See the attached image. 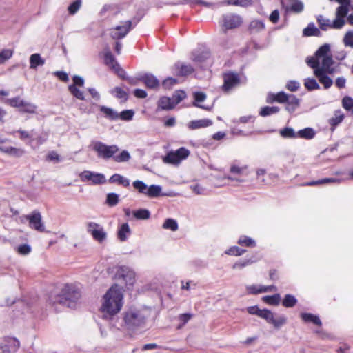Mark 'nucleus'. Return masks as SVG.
I'll return each instance as SVG.
<instances>
[{"instance_id": "59", "label": "nucleus", "mask_w": 353, "mask_h": 353, "mask_svg": "<svg viewBox=\"0 0 353 353\" xmlns=\"http://www.w3.org/2000/svg\"><path fill=\"white\" fill-rule=\"evenodd\" d=\"M132 185L139 193L145 194L148 185L143 181L139 180L134 181L132 183Z\"/></svg>"}, {"instance_id": "39", "label": "nucleus", "mask_w": 353, "mask_h": 353, "mask_svg": "<svg viewBox=\"0 0 353 353\" xmlns=\"http://www.w3.org/2000/svg\"><path fill=\"white\" fill-rule=\"evenodd\" d=\"M209 58L208 52H194L192 54L191 59L196 63H201Z\"/></svg>"}, {"instance_id": "49", "label": "nucleus", "mask_w": 353, "mask_h": 353, "mask_svg": "<svg viewBox=\"0 0 353 353\" xmlns=\"http://www.w3.org/2000/svg\"><path fill=\"white\" fill-rule=\"evenodd\" d=\"M304 85L305 88L309 91H312L320 88L319 83L314 78L305 79L304 80Z\"/></svg>"}, {"instance_id": "50", "label": "nucleus", "mask_w": 353, "mask_h": 353, "mask_svg": "<svg viewBox=\"0 0 353 353\" xmlns=\"http://www.w3.org/2000/svg\"><path fill=\"white\" fill-rule=\"evenodd\" d=\"M238 243L242 246L254 248L256 246V242L252 238L247 236H241L238 240Z\"/></svg>"}, {"instance_id": "22", "label": "nucleus", "mask_w": 353, "mask_h": 353, "mask_svg": "<svg viewBox=\"0 0 353 353\" xmlns=\"http://www.w3.org/2000/svg\"><path fill=\"white\" fill-rule=\"evenodd\" d=\"M108 181L110 183H117L125 188H128L130 185V180L119 174H114L112 175Z\"/></svg>"}, {"instance_id": "48", "label": "nucleus", "mask_w": 353, "mask_h": 353, "mask_svg": "<svg viewBox=\"0 0 353 353\" xmlns=\"http://www.w3.org/2000/svg\"><path fill=\"white\" fill-rule=\"evenodd\" d=\"M37 110V105L23 101V104L21 105V109H19L20 112L23 113H30L33 114L36 112Z\"/></svg>"}, {"instance_id": "13", "label": "nucleus", "mask_w": 353, "mask_h": 353, "mask_svg": "<svg viewBox=\"0 0 353 353\" xmlns=\"http://www.w3.org/2000/svg\"><path fill=\"white\" fill-rule=\"evenodd\" d=\"M132 26V22L126 21L122 26H117L115 28L110 29V35L115 40H119L124 38L128 33L130 31Z\"/></svg>"}, {"instance_id": "19", "label": "nucleus", "mask_w": 353, "mask_h": 353, "mask_svg": "<svg viewBox=\"0 0 353 353\" xmlns=\"http://www.w3.org/2000/svg\"><path fill=\"white\" fill-rule=\"evenodd\" d=\"M212 125V120L209 119H203L194 120L188 123V128L191 130H196L199 128H206Z\"/></svg>"}, {"instance_id": "25", "label": "nucleus", "mask_w": 353, "mask_h": 353, "mask_svg": "<svg viewBox=\"0 0 353 353\" xmlns=\"http://www.w3.org/2000/svg\"><path fill=\"white\" fill-rule=\"evenodd\" d=\"M104 62L105 65L109 66L112 70L118 69L119 64L117 61L115 57L110 51H107L104 54Z\"/></svg>"}, {"instance_id": "34", "label": "nucleus", "mask_w": 353, "mask_h": 353, "mask_svg": "<svg viewBox=\"0 0 353 353\" xmlns=\"http://www.w3.org/2000/svg\"><path fill=\"white\" fill-rule=\"evenodd\" d=\"M341 181V179H336V178H324L322 179H319L317 181H311L309 182H307L304 184V185L307 186H314L317 185H322V184H326L330 183H339Z\"/></svg>"}, {"instance_id": "51", "label": "nucleus", "mask_w": 353, "mask_h": 353, "mask_svg": "<svg viewBox=\"0 0 353 353\" xmlns=\"http://www.w3.org/2000/svg\"><path fill=\"white\" fill-rule=\"evenodd\" d=\"M330 51V46L328 43H325L321 46L315 52V57L316 58H323L328 56V53Z\"/></svg>"}, {"instance_id": "5", "label": "nucleus", "mask_w": 353, "mask_h": 353, "mask_svg": "<svg viewBox=\"0 0 353 353\" xmlns=\"http://www.w3.org/2000/svg\"><path fill=\"white\" fill-rule=\"evenodd\" d=\"M190 154V151L184 147H181L175 152H170L163 157L165 163L179 164L182 160L186 159Z\"/></svg>"}, {"instance_id": "16", "label": "nucleus", "mask_w": 353, "mask_h": 353, "mask_svg": "<svg viewBox=\"0 0 353 353\" xmlns=\"http://www.w3.org/2000/svg\"><path fill=\"white\" fill-rule=\"evenodd\" d=\"M137 80L143 83L148 89L157 90L160 85L159 79L152 73L140 74L137 76Z\"/></svg>"}, {"instance_id": "30", "label": "nucleus", "mask_w": 353, "mask_h": 353, "mask_svg": "<svg viewBox=\"0 0 353 353\" xmlns=\"http://www.w3.org/2000/svg\"><path fill=\"white\" fill-rule=\"evenodd\" d=\"M303 34L304 36H316L319 37L321 35V32L319 28H317L314 23H310L308 26L303 29Z\"/></svg>"}, {"instance_id": "43", "label": "nucleus", "mask_w": 353, "mask_h": 353, "mask_svg": "<svg viewBox=\"0 0 353 353\" xmlns=\"http://www.w3.org/2000/svg\"><path fill=\"white\" fill-rule=\"evenodd\" d=\"M265 29V23L263 21L253 20L249 26L251 32H258Z\"/></svg>"}, {"instance_id": "14", "label": "nucleus", "mask_w": 353, "mask_h": 353, "mask_svg": "<svg viewBox=\"0 0 353 353\" xmlns=\"http://www.w3.org/2000/svg\"><path fill=\"white\" fill-rule=\"evenodd\" d=\"M26 218L28 220L29 226L31 228L41 232L45 231V226L39 212L33 211L30 214L26 215Z\"/></svg>"}, {"instance_id": "38", "label": "nucleus", "mask_w": 353, "mask_h": 353, "mask_svg": "<svg viewBox=\"0 0 353 353\" xmlns=\"http://www.w3.org/2000/svg\"><path fill=\"white\" fill-rule=\"evenodd\" d=\"M280 135L284 139H296L297 132L290 127H285L279 130Z\"/></svg>"}, {"instance_id": "24", "label": "nucleus", "mask_w": 353, "mask_h": 353, "mask_svg": "<svg viewBox=\"0 0 353 353\" xmlns=\"http://www.w3.org/2000/svg\"><path fill=\"white\" fill-rule=\"evenodd\" d=\"M175 106L171 97H163L158 101V107L162 110H172Z\"/></svg>"}, {"instance_id": "21", "label": "nucleus", "mask_w": 353, "mask_h": 353, "mask_svg": "<svg viewBox=\"0 0 353 353\" xmlns=\"http://www.w3.org/2000/svg\"><path fill=\"white\" fill-rule=\"evenodd\" d=\"M334 64V60L331 55H328L327 57H323L321 62V67L320 69H323V71H325L330 74H332L334 72V68H332V65Z\"/></svg>"}, {"instance_id": "9", "label": "nucleus", "mask_w": 353, "mask_h": 353, "mask_svg": "<svg viewBox=\"0 0 353 353\" xmlns=\"http://www.w3.org/2000/svg\"><path fill=\"white\" fill-rule=\"evenodd\" d=\"M20 343L14 337H6L0 340V353H14L19 349Z\"/></svg>"}, {"instance_id": "35", "label": "nucleus", "mask_w": 353, "mask_h": 353, "mask_svg": "<svg viewBox=\"0 0 353 353\" xmlns=\"http://www.w3.org/2000/svg\"><path fill=\"white\" fill-rule=\"evenodd\" d=\"M161 186L159 185H151L149 187L147 186L145 195L150 198H155L161 195Z\"/></svg>"}, {"instance_id": "61", "label": "nucleus", "mask_w": 353, "mask_h": 353, "mask_svg": "<svg viewBox=\"0 0 353 353\" xmlns=\"http://www.w3.org/2000/svg\"><path fill=\"white\" fill-rule=\"evenodd\" d=\"M318 59L319 58H316V57H309L307 58V60H306L307 65L310 68H313L314 70V71H316V70L320 69V64H319V61Z\"/></svg>"}, {"instance_id": "40", "label": "nucleus", "mask_w": 353, "mask_h": 353, "mask_svg": "<svg viewBox=\"0 0 353 353\" xmlns=\"http://www.w3.org/2000/svg\"><path fill=\"white\" fill-rule=\"evenodd\" d=\"M297 303V299L292 294H286L285 295L283 301L282 305L283 307L287 308L293 307Z\"/></svg>"}, {"instance_id": "6", "label": "nucleus", "mask_w": 353, "mask_h": 353, "mask_svg": "<svg viewBox=\"0 0 353 353\" xmlns=\"http://www.w3.org/2000/svg\"><path fill=\"white\" fill-rule=\"evenodd\" d=\"M269 324H272L274 328L279 329L287 323V318L284 315L274 316V313L268 309H263L261 317Z\"/></svg>"}, {"instance_id": "44", "label": "nucleus", "mask_w": 353, "mask_h": 353, "mask_svg": "<svg viewBox=\"0 0 353 353\" xmlns=\"http://www.w3.org/2000/svg\"><path fill=\"white\" fill-rule=\"evenodd\" d=\"M119 196L117 193H108L106 196L105 204L110 207H114L119 203Z\"/></svg>"}, {"instance_id": "8", "label": "nucleus", "mask_w": 353, "mask_h": 353, "mask_svg": "<svg viewBox=\"0 0 353 353\" xmlns=\"http://www.w3.org/2000/svg\"><path fill=\"white\" fill-rule=\"evenodd\" d=\"M79 176L82 181H90L92 185H101L106 182L105 176L103 174L90 170H84L80 173Z\"/></svg>"}, {"instance_id": "57", "label": "nucleus", "mask_w": 353, "mask_h": 353, "mask_svg": "<svg viewBox=\"0 0 353 353\" xmlns=\"http://www.w3.org/2000/svg\"><path fill=\"white\" fill-rule=\"evenodd\" d=\"M6 103L12 107L18 108L21 109V105L23 104V100H22L19 97H17L11 99H8L6 100Z\"/></svg>"}, {"instance_id": "54", "label": "nucleus", "mask_w": 353, "mask_h": 353, "mask_svg": "<svg viewBox=\"0 0 353 353\" xmlns=\"http://www.w3.org/2000/svg\"><path fill=\"white\" fill-rule=\"evenodd\" d=\"M245 252H246V250H245V249H241L237 246H232V247L230 248L229 249H228L225 252V253L228 255L239 256H241L242 254H243Z\"/></svg>"}, {"instance_id": "1", "label": "nucleus", "mask_w": 353, "mask_h": 353, "mask_svg": "<svg viewBox=\"0 0 353 353\" xmlns=\"http://www.w3.org/2000/svg\"><path fill=\"white\" fill-rule=\"evenodd\" d=\"M101 306L102 318L110 320L121 310L123 305V294L119 290L112 287L103 296Z\"/></svg>"}, {"instance_id": "3", "label": "nucleus", "mask_w": 353, "mask_h": 353, "mask_svg": "<svg viewBox=\"0 0 353 353\" xmlns=\"http://www.w3.org/2000/svg\"><path fill=\"white\" fill-rule=\"evenodd\" d=\"M81 296L78 288L72 284H65L61 293L50 294L48 298L50 305L59 304L70 308H73L77 305Z\"/></svg>"}, {"instance_id": "53", "label": "nucleus", "mask_w": 353, "mask_h": 353, "mask_svg": "<svg viewBox=\"0 0 353 353\" xmlns=\"http://www.w3.org/2000/svg\"><path fill=\"white\" fill-rule=\"evenodd\" d=\"M25 152L22 148H18L14 147H11L7 148L6 150V154L14 157H21L24 154Z\"/></svg>"}, {"instance_id": "55", "label": "nucleus", "mask_w": 353, "mask_h": 353, "mask_svg": "<svg viewBox=\"0 0 353 353\" xmlns=\"http://www.w3.org/2000/svg\"><path fill=\"white\" fill-rule=\"evenodd\" d=\"M186 97V93L183 90H176L175 91L172 96V99L175 105L179 103L181 101H183Z\"/></svg>"}, {"instance_id": "36", "label": "nucleus", "mask_w": 353, "mask_h": 353, "mask_svg": "<svg viewBox=\"0 0 353 353\" xmlns=\"http://www.w3.org/2000/svg\"><path fill=\"white\" fill-rule=\"evenodd\" d=\"M317 23L321 30L323 31L327 30L328 28H333L332 21L325 18L323 15H319L316 17Z\"/></svg>"}, {"instance_id": "23", "label": "nucleus", "mask_w": 353, "mask_h": 353, "mask_svg": "<svg viewBox=\"0 0 353 353\" xmlns=\"http://www.w3.org/2000/svg\"><path fill=\"white\" fill-rule=\"evenodd\" d=\"M131 234V230L128 223H123L117 232L118 239L121 241H125L128 236Z\"/></svg>"}, {"instance_id": "29", "label": "nucleus", "mask_w": 353, "mask_h": 353, "mask_svg": "<svg viewBox=\"0 0 353 353\" xmlns=\"http://www.w3.org/2000/svg\"><path fill=\"white\" fill-rule=\"evenodd\" d=\"M343 119L344 114L341 110L335 111L334 117L329 119V123L332 127V130H334V128L343 121Z\"/></svg>"}, {"instance_id": "4", "label": "nucleus", "mask_w": 353, "mask_h": 353, "mask_svg": "<svg viewBox=\"0 0 353 353\" xmlns=\"http://www.w3.org/2000/svg\"><path fill=\"white\" fill-rule=\"evenodd\" d=\"M123 321L126 328L134 331L145 326L146 316L141 310H130L125 313Z\"/></svg>"}, {"instance_id": "12", "label": "nucleus", "mask_w": 353, "mask_h": 353, "mask_svg": "<svg viewBox=\"0 0 353 353\" xmlns=\"http://www.w3.org/2000/svg\"><path fill=\"white\" fill-rule=\"evenodd\" d=\"M240 83V78L237 73L230 72L223 74V84L222 90L228 92L237 86Z\"/></svg>"}, {"instance_id": "11", "label": "nucleus", "mask_w": 353, "mask_h": 353, "mask_svg": "<svg viewBox=\"0 0 353 353\" xmlns=\"http://www.w3.org/2000/svg\"><path fill=\"white\" fill-rule=\"evenodd\" d=\"M223 27L225 30L238 28L243 22L241 17L234 13H229L223 15Z\"/></svg>"}, {"instance_id": "63", "label": "nucleus", "mask_w": 353, "mask_h": 353, "mask_svg": "<svg viewBox=\"0 0 353 353\" xmlns=\"http://www.w3.org/2000/svg\"><path fill=\"white\" fill-rule=\"evenodd\" d=\"M343 41L345 46H349L353 48V31L347 32Z\"/></svg>"}, {"instance_id": "17", "label": "nucleus", "mask_w": 353, "mask_h": 353, "mask_svg": "<svg viewBox=\"0 0 353 353\" xmlns=\"http://www.w3.org/2000/svg\"><path fill=\"white\" fill-rule=\"evenodd\" d=\"M314 73L319 82L323 85L325 89H328L332 85V79L327 74V72L323 71V69L316 70Z\"/></svg>"}, {"instance_id": "56", "label": "nucleus", "mask_w": 353, "mask_h": 353, "mask_svg": "<svg viewBox=\"0 0 353 353\" xmlns=\"http://www.w3.org/2000/svg\"><path fill=\"white\" fill-rule=\"evenodd\" d=\"M178 83V80L175 78L168 77L162 82V87L165 90H170L173 86Z\"/></svg>"}, {"instance_id": "20", "label": "nucleus", "mask_w": 353, "mask_h": 353, "mask_svg": "<svg viewBox=\"0 0 353 353\" xmlns=\"http://www.w3.org/2000/svg\"><path fill=\"white\" fill-rule=\"evenodd\" d=\"M260 259V257L256 255H253L248 259H244L240 260L235 263L233 264V269H242L248 265H252L254 263H256Z\"/></svg>"}, {"instance_id": "37", "label": "nucleus", "mask_w": 353, "mask_h": 353, "mask_svg": "<svg viewBox=\"0 0 353 353\" xmlns=\"http://www.w3.org/2000/svg\"><path fill=\"white\" fill-rule=\"evenodd\" d=\"M280 111V108L278 106H264L261 108L259 115L261 117H268L272 114H275Z\"/></svg>"}, {"instance_id": "58", "label": "nucleus", "mask_w": 353, "mask_h": 353, "mask_svg": "<svg viewBox=\"0 0 353 353\" xmlns=\"http://www.w3.org/2000/svg\"><path fill=\"white\" fill-rule=\"evenodd\" d=\"M13 51L10 49H3L0 51V64L3 63L12 57Z\"/></svg>"}, {"instance_id": "42", "label": "nucleus", "mask_w": 353, "mask_h": 353, "mask_svg": "<svg viewBox=\"0 0 353 353\" xmlns=\"http://www.w3.org/2000/svg\"><path fill=\"white\" fill-rule=\"evenodd\" d=\"M134 216L139 220H146L150 217V212L147 209L141 208L134 211Z\"/></svg>"}, {"instance_id": "7", "label": "nucleus", "mask_w": 353, "mask_h": 353, "mask_svg": "<svg viewBox=\"0 0 353 353\" xmlns=\"http://www.w3.org/2000/svg\"><path fill=\"white\" fill-rule=\"evenodd\" d=\"M115 279L123 281L126 285H132L135 281V273L128 266H121L115 274Z\"/></svg>"}, {"instance_id": "47", "label": "nucleus", "mask_w": 353, "mask_h": 353, "mask_svg": "<svg viewBox=\"0 0 353 353\" xmlns=\"http://www.w3.org/2000/svg\"><path fill=\"white\" fill-rule=\"evenodd\" d=\"M111 93L117 99L126 101L128 99V93L120 87H116L111 91Z\"/></svg>"}, {"instance_id": "52", "label": "nucleus", "mask_w": 353, "mask_h": 353, "mask_svg": "<svg viewBox=\"0 0 353 353\" xmlns=\"http://www.w3.org/2000/svg\"><path fill=\"white\" fill-rule=\"evenodd\" d=\"M164 229L170 230L172 231H176L178 230V223L176 220L173 219H167L163 224Z\"/></svg>"}, {"instance_id": "45", "label": "nucleus", "mask_w": 353, "mask_h": 353, "mask_svg": "<svg viewBox=\"0 0 353 353\" xmlns=\"http://www.w3.org/2000/svg\"><path fill=\"white\" fill-rule=\"evenodd\" d=\"M68 90L71 94L79 100H85V96L83 91H81L78 87H75V85H70L68 86Z\"/></svg>"}, {"instance_id": "26", "label": "nucleus", "mask_w": 353, "mask_h": 353, "mask_svg": "<svg viewBox=\"0 0 353 353\" xmlns=\"http://www.w3.org/2000/svg\"><path fill=\"white\" fill-rule=\"evenodd\" d=\"M301 317L305 323H312L318 326H321L322 325L321 321L317 315L311 313H301Z\"/></svg>"}, {"instance_id": "31", "label": "nucleus", "mask_w": 353, "mask_h": 353, "mask_svg": "<svg viewBox=\"0 0 353 353\" xmlns=\"http://www.w3.org/2000/svg\"><path fill=\"white\" fill-rule=\"evenodd\" d=\"M282 6L285 12L291 11L294 13H300L303 10L304 8L303 3L301 1L298 0H296V2L290 7L285 6L284 3L282 1Z\"/></svg>"}, {"instance_id": "15", "label": "nucleus", "mask_w": 353, "mask_h": 353, "mask_svg": "<svg viewBox=\"0 0 353 353\" xmlns=\"http://www.w3.org/2000/svg\"><path fill=\"white\" fill-rule=\"evenodd\" d=\"M350 7L339 6L336 10V19L332 21L333 29H341L345 23V17L347 16Z\"/></svg>"}, {"instance_id": "60", "label": "nucleus", "mask_w": 353, "mask_h": 353, "mask_svg": "<svg viewBox=\"0 0 353 353\" xmlns=\"http://www.w3.org/2000/svg\"><path fill=\"white\" fill-rule=\"evenodd\" d=\"M134 112L132 110H125L119 114V118L123 121H129L133 119Z\"/></svg>"}, {"instance_id": "10", "label": "nucleus", "mask_w": 353, "mask_h": 353, "mask_svg": "<svg viewBox=\"0 0 353 353\" xmlns=\"http://www.w3.org/2000/svg\"><path fill=\"white\" fill-rule=\"evenodd\" d=\"M87 230L88 233L92 235L93 239L99 243L103 242L107 238V233L103 228L97 223H88Z\"/></svg>"}, {"instance_id": "28", "label": "nucleus", "mask_w": 353, "mask_h": 353, "mask_svg": "<svg viewBox=\"0 0 353 353\" xmlns=\"http://www.w3.org/2000/svg\"><path fill=\"white\" fill-rule=\"evenodd\" d=\"M45 60L41 58L40 54L35 53L30 57V68L31 69H36L38 66L44 65Z\"/></svg>"}, {"instance_id": "33", "label": "nucleus", "mask_w": 353, "mask_h": 353, "mask_svg": "<svg viewBox=\"0 0 353 353\" xmlns=\"http://www.w3.org/2000/svg\"><path fill=\"white\" fill-rule=\"evenodd\" d=\"M316 134L315 131L312 128H306L300 130L297 132V138H301L304 139H312Z\"/></svg>"}, {"instance_id": "41", "label": "nucleus", "mask_w": 353, "mask_h": 353, "mask_svg": "<svg viewBox=\"0 0 353 353\" xmlns=\"http://www.w3.org/2000/svg\"><path fill=\"white\" fill-rule=\"evenodd\" d=\"M263 301L270 305H278L281 301V296L279 294L265 296L263 297Z\"/></svg>"}, {"instance_id": "64", "label": "nucleus", "mask_w": 353, "mask_h": 353, "mask_svg": "<svg viewBox=\"0 0 353 353\" xmlns=\"http://www.w3.org/2000/svg\"><path fill=\"white\" fill-rule=\"evenodd\" d=\"M192 316V314L190 313H185L180 314L179 316V320L181 321V323L178 325V328L180 329L183 326H184L185 324L187 323L190 320Z\"/></svg>"}, {"instance_id": "46", "label": "nucleus", "mask_w": 353, "mask_h": 353, "mask_svg": "<svg viewBox=\"0 0 353 353\" xmlns=\"http://www.w3.org/2000/svg\"><path fill=\"white\" fill-rule=\"evenodd\" d=\"M228 5L248 8L253 5L252 0H228Z\"/></svg>"}, {"instance_id": "62", "label": "nucleus", "mask_w": 353, "mask_h": 353, "mask_svg": "<svg viewBox=\"0 0 353 353\" xmlns=\"http://www.w3.org/2000/svg\"><path fill=\"white\" fill-rule=\"evenodd\" d=\"M342 105L346 110H351L353 108V99L350 97L345 96L342 99Z\"/></svg>"}, {"instance_id": "27", "label": "nucleus", "mask_w": 353, "mask_h": 353, "mask_svg": "<svg viewBox=\"0 0 353 353\" xmlns=\"http://www.w3.org/2000/svg\"><path fill=\"white\" fill-rule=\"evenodd\" d=\"M100 111L105 114L107 119L111 121H116L119 118V113L111 108L102 105L100 107Z\"/></svg>"}, {"instance_id": "18", "label": "nucleus", "mask_w": 353, "mask_h": 353, "mask_svg": "<svg viewBox=\"0 0 353 353\" xmlns=\"http://www.w3.org/2000/svg\"><path fill=\"white\" fill-rule=\"evenodd\" d=\"M174 67L176 74L181 77L188 76L194 72V68L190 64L177 62L175 63Z\"/></svg>"}, {"instance_id": "2", "label": "nucleus", "mask_w": 353, "mask_h": 353, "mask_svg": "<svg viewBox=\"0 0 353 353\" xmlns=\"http://www.w3.org/2000/svg\"><path fill=\"white\" fill-rule=\"evenodd\" d=\"M92 150L97 153L99 159L108 160L113 159L117 163L128 161L130 158V154L127 150H123L119 154H116L119 148L117 145H106L102 141H95L92 142Z\"/></svg>"}, {"instance_id": "32", "label": "nucleus", "mask_w": 353, "mask_h": 353, "mask_svg": "<svg viewBox=\"0 0 353 353\" xmlns=\"http://www.w3.org/2000/svg\"><path fill=\"white\" fill-rule=\"evenodd\" d=\"M194 101L193 102V105L196 107H199L203 110H209L210 108L208 106L202 105L198 104L199 102H202L205 100L206 94L203 92H194Z\"/></svg>"}]
</instances>
